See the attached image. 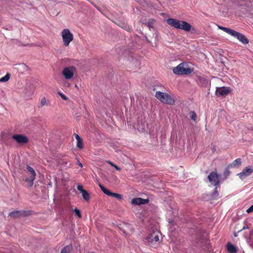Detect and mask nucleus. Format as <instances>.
Masks as SVG:
<instances>
[{
	"label": "nucleus",
	"instance_id": "nucleus-1",
	"mask_svg": "<svg viewBox=\"0 0 253 253\" xmlns=\"http://www.w3.org/2000/svg\"><path fill=\"white\" fill-rule=\"evenodd\" d=\"M167 23L176 29H182L186 32L191 31L192 26L184 21H180L173 18H169L167 20Z\"/></svg>",
	"mask_w": 253,
	"mask_h": 253
},
{
	"label": "nucleus",
	"instance_id": "nucleus-2",
	"mask_svg": "<svg viewBox=\"0 0 253 253\" xmlns=\"http://www.w3.org/2000/svg\"><path fill=\"white\" fill-rule=\"evenodd\" d=\"M193 71V69L189 67L186 63H181L173 69V72L176 75H189Z\"/></svg>",
	"mask_w": 253,
	"mask_h": 253
},
{
	"label": "nucleus",
	"instance_id": "nucleus-3",
	"mask_svg": "<svg viewBox=\"0 0 253 253\" xmlns=\"http://www.w3.org/2000/svg\"><path fill=\"white\" fill-rule=\"evenodd\" d=\"M155 97L161 102L169 105H173L175 103L174 99L168 93L160 91H156Z\"/></svg>",
	"mask_w": 253,
	"mask_h": 253
},
{
	"label": "nucleus",
	"instance_id": "nucleus-4",
	"mask_svg": "<svg viewBox=\"0 0 253 253\" xmlns=\"http://www.w3.org/2000/svg\"><path fill=\"white\" fill-rule=\"evenodd\" d=\"M237 4L240 8V11L245 14L251 11L253 7V1L247 0H238Z\"/></svg>",
	"mask_w": 253,
	"mask_h": 253
},
{
	"label": "nucleus",
	"instance_id": "nucleus-5",
	"mask_svg": "<svg viewBox=\"0 0 253 253\" xmlns=\"http://www.w3.org/2000/svg\"><path fill=\"white\" fill-rule=\"evenodd\" d=\"M64 45L68 46L70 43L73 40V35L68 29H64L61 32Z\"/></svg>",
	"mask_w": 253,
	"mask_h": 253
},
{
	"label": "nucleus",
	"instance_id": "nucleus-6",
	"mask_svg": "<svg viewBox=\"0 0 253 253\" xmlns=\"http://www.w3.org/2000/svg\"><path fill=\"white\" fill-rule=\"evenodd\" d=\"M26 169L30 172V174L29 177L26 178L25 181L28 183V187H31L34 184V181L36 178V173L34 169L28 165H26Z\"/></svg>",
	"mask_w": 253,
	"mask_h": 253
},
{
	"label": "nucleus",
	"instance_id": "nucleus-7",
	"mask_svg": "<svg viewBox=\"0 0 253 253\" xmlns=\"http://www.w3.org/2000/svg\"><path fill=\"white\" fill-rule=\"evenodd\" d=\"M229 32V35L232 36L236 38L239 41L244 44H248L249 43V40L247 37L243 34L239 33L235 30H227Z\"/></svg>",
	"mask_w": 253,
	"mask_h": 253
},
{
	"label": "nucleus",
	"instance_id": "nucleus-8",
	"mask_svg": "<svg viewBox=\"0 0 253 253\" xmlns=\"http://www.w3.org/2000/svg\"><path fill=\"white\" fill-rule=\"evenodd\" d=\"M75 70L74 66L65 67L62 70V74L66 80H70L73 77Z\"/></svg>",
	"mask_w": 253,
	"mask_h": 253
},
{
	"label": "nucleus",
	"instance_id": "nucleus-9",
	"mask_svg": "<svg viewBox=\"0 0 253 253\" xmlns=\"http://www.w3.org/2000/svg\"><path fill=\"white\" fill-rule=\"evenodd\" d=\"M148 244L150 246H152L156 243L159 242V233L157 232H154L150 234L147 239Z\"/></svg>",
	"mask_w": 253,
	"mask_h": 253
},
{
	"label": "nucleus",
	"instance_id": "nucleus-10",
	"mask_svg": "<svg viewBox=\"0 0 253 253\" xmlns=\"http://www.w3.org/2000/svg\"><path fill=\"white\" fill-rule=\"evenodd\" d=\"M99 186L100 187L101 190L103 192L104 194L107 195V196L114 197L118 200L122 199V196L120 194H118L116 193H113L111 192L109 189L106 188L104 186H103L101 184H99Z\"/></svg>",
	"mask_w": 253,
	"mask_h": 253
},
{
	"label": "nucleus",
	"instance_id": "nucleus-11",
	"mask_svg": "<svg viewBox=\"0 0 253 253\" xmlns=\"http://www.w3.org/2000/svg\"><path fill=\"white\" fill-rule=\"evenodd\" d=\"M208 177L211 183L214 186H217L219 184V178L216 171L211 172Z\"/></svg>",
	"mask_w": 253,
	"mask_h": 253
},
{
	"label": "nucleus",
	"instance_id": "nucleus-12",
	"mask_svg": "<svg viewBox=\"0 0 253 253\" xmlns=\"http://www.w3.org/2000/svg\"><path fill=\"white\" fill-rule=\"evenodd\" d=\"M12 138L19 144H25L29 141L27 136L21 134H14L12 136Z\"/></svg>",
	"mask_w": 253,
	"mask_h": 253
},
{
	"label": "nucleus",
	"instance_id": "nucleus-13",
	"mask_svg": "<svg viewBox=\"0 0 253 253\" xmlns=\"http://www.w3.org/2000/svg\"><path fill=\"white\" fill-rule=\"evenodd\" d=\"M230 92V88L229 87H216L215 94L217 96H225L227 95Z\"/></svg>",
	"mask_w": 253,
	"mask_h": 253
},
{
	"label": "nucleus",
	"instance_id": "nucleus-14",
	"mask_svg": "<svg viewBox=\"0 0 253 253\" xmlns=\"http://www.w3.org/2000/svg\"><path fill=\"white\" fill-rule=\"evenodd\" d=\"M253 172V169H252L251 167L249 166L244 169L242 172L238 174L240 178L243 179L246 177L250 175Z\"/></svg>",
	"mask_w": 253,
	"mask_h": 253
},
{
	"label": "nucleus",
	"instance_id": "nucleus-15",
	"mask_svg": "<svg viewBox=\"0 0 253 253\" xmlns=\"http://www.w3.org/2000/svg\"><path fill=\"white\" fill-rule=\"evenodd\" d=\"M148 202V200L141 198H134L131 201V203L133 205H140L141 204H146Z\"/></svg>",
	"mask_w": 253,
	"mask_h": 253
},
{
	"label": "nucleus",
	"instance_id": "nucleus-16",
	"mask_svg": "<svg viewBox=\"0 0 253 253\" xmlns=\"http://www.w3.org/2000/svg\"><path fill=\"white\" fill-rule=\"evenodd\" d=\"M26 212H27V211H13L9 213V215L11 217L15 218V217H18L22 214L26 215Z\"/></svg>",
	"mask_w": 253,
	"mask_h": 253
},
{
	"label": "nucleus",
	"instance_id": "nucleus-17",
	"mask_svg": "<svg viewBox=\"0 0 253 253\" xmlns=\"http://www.w3.org/2000/svg\"><path fill=\"white\" fill-rule=\"evenodd\" d=\"M226 248L227 251L229 253H236L238 251L237 248L230 243L227 244Z\"/></svg>",
	"mask_w": 253,
	"mask_h": 253
},
{
	"label": "nucleus",
	"instance_id": "nucleus-18",
	"mask_svg": "<svg viewBox=\"0 0 253 253\" xmlns=\"http://www.w3.org/2000/svg\"><path fill=\"white\" fill-rule=\"evenodd\" d=\"M241 165V159L240 158H238L234 160L233 163L229 164L228 165V168H232L238 167Z\"/></svg>",
	"mask_w": 253,
	"mask_h": 253
},
{
	"label": "nucleus",
	"instance_id": "nucleus-19",
	"mask_svg": "<svg viewBox=\"0 0 253 253\" xmlns=\"http://www.w3.org/2000/svg\"><path fill=\"white\" fill-rule=\"evenodd\" d=\"M72 247L71 245L66 246L61 250L60 253H71Z\"/></svg>",
	"mask_w": 253,
	"mask_h": 253
},
{
	"label": "nucleus",
	"instance_id": "nucleus-20",
	"mask_svg": "<svg viewBox=\"0 0 253 253\" xmlns=\"http://www.w3.org/2000/svg\"><path fill=\"white\" fill-rule=\"evenodd\" d=\"M82 194V196L85 201H88L89 200L90 197L88 192L86 190L83 191Z\"/></svg>",
	"mask_w": 253,
	"mask_h": 253
},
{
	"label": "nucleus",
	"instance_id": "nucleus-21",
	"mask_svg": "<svg viewBox=\"0 0 253 253\" xmlns=\"http://www.w3.org/2000/svg\"><path fill=\"white\" fill-rule=\"evenodd\" d=\"M10 75L9 73H7L6 75L0 79V82H6L10 79Z\"/></svg>",
	"mask_w": 253,
	"mask_h": 253
},
{
	"label": "nucleus",
	"instance_id": "nucleus-22",
	"mask_svg": "<svg viewBox=\"0 0 253 253\" xmlns=\"http://www.w3.org/2000/svg\"><path fill=\"white\" fill-rule=\"evenodd\" d=\"M46 98L45 97H42L39 105V108H42L44 105L46 104Z\"/></svg>",
	"mask_w": 253,
	"mask_h": 253
},
{
	"label": "nucleus",
	"instance_id": "nucleus-23",
	"mask_svg": "<svg viewBox=\"0 0 253 253\" xmlns=\"http://www.w3.org/2000/svg\"><path fill=\"white\" fill-rule=\"evenodd\" d=\"M190 117L192 120L195 121L197 119V115L194 111H191L190 112Z\"/></svg>",
	"mask_w": 253,
	"mask_h": 253
},
{
	"label": "nucleus",
	"instance_id": "nucleus-24",
	"mask_svg": "<svg viewBox=\"0 0 253 253\" xmlns=\"http://www.w3.org/2000/svg\"><path fill=\"white\" fill-rule=\"evenodd\" d=\"M229 169L230 168H228L227 166V168L224 170V171L223 172V176L225 178H226L230 174Z\"/></svg>",
	"mask_w": 253,
	"mask_h": 253
},
{
	"label": "nucleus",
	"instance_id": "nucleus-25",
	"mask_svg": "<svg viewBox=\"0 0 253 253\" xmlns=\"http://www.w3.org/2000/svg\"><path fill=\"white\" fill-rule=\"evenodd\" d=\"M74 212L76 216L78 217L81 218L82 217L81 213L80 211L78 209H75L74 210Z\"/></svg>",
	"mask_w": 253,
	"mask_h": 253
},
{
	"label": "nucleus",
	"instance_id": "nucleus-26",
	"mask_svg": "<svg viewBox=\"0 0 253 253\" xmlns=\"http://www.w3.org/2000/svg\"><path fill=\"white\" fill-rule=\"evenodd\" d=\"M77 146L80 149L83 148V142L82 139L77 141Z\"/></svg>",
	"mask_w": 253,
	"mask_h": 253
},
{
	"label": "nucleus",
	"instance_id": "nucleus-27",
	"mask_svg": "<svg viewBox=\"0 0 253 253\" xmlns=\"http://www.w3.org/2000/svg\"><path fill=\"white\" fill-rule=\"evenodd\" d=\"M154 21L153 19L149 20L147 22V26L148 27H149L150 28H153Z\"/></svg>",
	"mask_w": 253,
	"mask_h": 253
},
{
	"label": "nucleus",
	"instance_id": "nucleus-28",
	"mask_svg": "<svg viewBox=\"0 0 253 253\" xmlns=\"http://www.w3.org/2000/svg\"><path fill=\"white\" fill-rule=\"evenodd\" d=\"M218 27L220 29L223 30L224 32L228 33V34H229L230 32L227 31V30H232V29H229L228 28H226V27H224L219 26Z\"/></svg>",
	"mask_w": 253,
	"mask_h": 253
},
{
	"label": "nucleus",
	"instance_id": "nucleus-29",
	"mask_svg": "<svg viewBox=\"0 0 253 253\" xmlns=\"http://www.w3.org/2000/svg\"><path fill=\"white\" fill-rule=\"evenodd\" d=\"M58 94L60 96V97L64 100H67L68 99V97L64 94L59 92Z\"/></svg>",
	"mask_w": 253,
	"mask_h": 253
},
{
	"label": "nucleus",
	"instance_id": "nucleus-30",
	"mask_svg": "<svg viewBox=\"0 0 253 253\" xmlns=\"http://www.w3.org/2000/svg\"><path fill=\"white\" fill-rule=\"evenodd\" d=\"M77 189H78V190L81 191V193H82L83 192V191H85V190L83 189V187L81 185H78L77 186Z\"/></svg>",
	"mask_w": 253,
	"mask_h": 253
},
{
	"label": "nucleus",
	"instance_id": "nucleus-31",
	"mask_svg": "<svg viewBox=\"0 0 253 253\" xmlns=\"http://www.w3.org/2000/svg\"><path fill=\"white\" fill-rule=\"evenodd\" d=\"M246 212L248 213L253 212V204L247 210Z\"/></svg>",
	"mask_w": 253,
	"mask_h": 253
},
{
	"label": "nucleus",
	"instance_id": "nucleus-32",
	"mask_svg": "<svg viewBox=\"0 0 253 253\" xmlns=\"http://www.w3.org/2000/svg\"><path fill=\"white\" fill-rule=\"evenodd\" d=\"M75 138L76 139V140L78 141V140H79L80 139H81V138L79 136V135L77 134H75Z\"/></svg>",
	"mask_w": 253,
	"mask_h": 253
},
{
	"label": "nucleus",
	"instance_id": "nucleus-33",
	"mask_svg": "<svg viewBox=\"0 0 253 253\" xmlns=\"http://www.w3.org/2000/svg\"><path fill=\"white\" fill-rule=\"evenodd\" d=\"M114 168H115L116 169H117V170H121V169L118 167V166L115 165L113 167Z\"/></svg>",
	"mask_w": 253,
	"mask_h": 253
},
{
	"label": "nucleus",
	"instance_id": "nucleus-34",
	"mask_svg": "<svg viewBox=\"0 0 253 253\" xmlns=\"http://www.w3.org/2000/svg\"><path fill=\"white\" fill-rule=\"evenodd\" d=\"M107 163L109 164L111 166L114 167L115 164L111 162V161H108Z\"/></svg>",
	"mask_w": 253,
	"mask_h": 253
},
{
	"label": "nucleus",
	"instance_id": "nucleus-35",
	"mask_svg": "<svg viewBox=\"0 0 253 253\" xmlns=\"http://www.w3.org/2000/svg\"><path fill=\"white\" fill-rule=\"evenodd\" d=\"M78 165L79 166H80L81 167H83V165H82V164L81 162H78Z\"/></svg>",
	"mask_w": 253,
	"mask_h": 253
}]
</instances>
